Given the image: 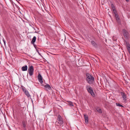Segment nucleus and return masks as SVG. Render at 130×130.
Instances as JSON below:
<instances>
[{
	"label": "nucleus",
	"instance_id": "1",
	"mask_svg": "<svg viewBox=\"0 0 130 130\" xmlns=\"http://www.w3.org/2000/svg\"><path fill=\"white\" fill-rule=\"evenodd\" d=\"M86 80L88 83L89 84L92 83V81L94 80L93 76L88 73H86Z\"/></svg>",
	"mask_w": 130,
	"mask_h": 130
},
{
	"label": "nucleus",
	"instance_id": "2",
	"mask_svg": "<svg viewBox=\"0 0 130 130\" xmlns=\"http://www.w3.org/2000/svg\"><path fill=\"white\" fill-rule=\"evenodd\" d=\"M123 35L126 39H129L130 38V35L129 32L125 29L122 30Z\"/></svg>",
	"mask_w": 130,
	"mask_h": 130
},
{
	"label": "nucleus",
	"instance_id": "3",
	"mask_svg": "<svg viewBox=\"0 0 130 130\" xmlns=\"http://www.w3.org/2000/svg\"><path fill=\"white\" fill-rule=\"evenodd\" d=\"M86 88L88 92L90 93L92 96L94 97L95 95L92 88L91 87L89 86H87Z\"/></svg>",
	"mask_w": 130,
	"mask_h": 130
},
{
	"label": "nucleus",
	"instance_id": "4",
	"mask_svg": "<svg viewBox=\"0 0 130 130\" xmlns=\"http://www.w3.org/2000/svg\"><path fill=\"white\" fill-rule=\"evenodd\" d=\"M28 71L30 75V76H32L33 74L34 71L33 66H31L30 67H29Z\"/></svg>",
	"mask_w": 130,
	"mask_h": 130
},
{
	"label": "nucleus",
	"instance_id": "5",
	"mask_svg": "<svg viewBox=\"0 0 130 130\" xmlns=\"http://www.w3.org/2000/svg\"><path fill=\"white\" fill-rule=\"evenodd\" d=\"M38 78L39 82L41 83H42L43 82V78L41 74L39 73L38 76Z\"/></svg>",
	"mask_w": 130,
	"mask_h": 130
},
{
	"label": "nucleus",
	"instance_id": "6",
	"mask_svg": "<svg viewBox=\"0 0 130 130\" xmlns=\"http://www.w3.org/2000/svg\"><path fill=\"white\" fill-rule=\"evenodd\" d=\"M121 94L122 96V97L123 98V100L124 102L126 101L127 100L126 97V94H125L123 92H121Z\"/></svg>",
	"mask_w": 130,
	"mask_h": 130
},
{
	"label": "nucleus",
	"instance_id": "7",
	"mask_svg": "<svg viewBox=\"0 0 130 130\" xmlns=\"http://www.w3.org/2000/svg\"><path fill=\"white\" fill-rule=\"evenodd\" d=\"M58 121V122H56L55 123V124L57 125H61L63 124V120H59Z\"/></svg>",
	"mask_w": 130,
	"mask_h": 130
},
{
	"label": "nucleus",
	"instance_id": "8",
	"mask_svg": "<svg viewBox=\"0 0 130 130\" xmlns=\"http://www.w3.org/2000/svg\"><path fill=\"white\" fill-rule=\"evenodd\" d=\"M24 93H25L26 95L27 96L28 98H30L31 99V96L30 94L28 91L27 90L25 91V92H24Z\"/></svg>",
	"mask_w": 130,
	"mask_h": 130
},
{
	"label": "nucleus",
	"instance_id": "9",
	"mask_svg": "<svg viewBox=\"0 0 130 130\" xmlns=\"http://www.w3.org/2000/svg\"><path fill=\"white\" fill-rule=\"evenodd\" d=\"M116 19L117 22L118 23L120 22V19L118 14L115 15Z\"/></svg>",
	"mask_w": 130,
	"mask_h": 130
},
{
	"label": "nucleus",
	"instance_id": "10",
	"mask_svg": "<svg viewBox=\"0 0 130 130\" xmlns=\"http://www.w3.org/2000/svg\"><path fill=\"white\" fill-rule=\"evenodd\" d=\"M84 118L85 119V122L87 123H88V116L87 115H84Z\"/></svg>",
	"mask_w": 130,
	"mask_h": 130
},
{
	"label": "nucleus",
	"instance_id": "11",
	"mask_svg": "<svg viewBox=\"0 0 130 130\" xmlns=\"http://www.w3.org/2000/svg\"><path fill=\"white\" fill-rule=\"evenodd\" d=\"M126 46L127 49L129 52V53L130 52V45L128 43H126Z\"/></svg>",
	"mask_w": 130,
	"mask_h": 130
},
{
	"label": "nucleus",
	"instance_id": "12",
	"mask_svg": "<svg viewBox=\"0 0 130 130\" xmlns=\"http://www.w3.org/2000/svg\"><path fill=\"white\" fill-rule=\"evenodd\" d=\"M44 87L47 89L50 90L51 89L50 86L48 84H46L44 86Z\"/></svg>",
	"mask_w": 130,
	"mask_h": 130
},
{
	"label": "nucleus",
	"instance_id": "13",
	"mask_svg": "<svg viewBox=\"0 0 130 130\" xmlns=\"http://www.w3.org/2000/svg\"><path fill=\"white\" fill-rule=\"evenodd\" d=\"M23 126V127L24 128H25L26 126V124L27 123V121H23L22 122Z\"/></svg>",
	"mask_w": 130,
	"mask_h": 130
},
{
	"label": "nucleus",
	"instance_id": "14",
	"mask_svg": "<svg viewBox=\"0 0 130 130\" xmlns=\"http://www.w3.org/2000/svg\"><path fill=\"white\" fill-rule=\"evenodd\" d=\"M22 70L23 71H26L27 70V66H25L23 67L22 68Z\"/></svg>",
	"mask_w": 130,
	"mask_h": 130
},
{
	"label": "nucleus",
	"instance_id": "15",
	"mask_svg": "<svg viewBox=\"0 0 130 130\" xmlns=\"http://www.w3.org/2000/svg\"><path fill=\"white\" fill-rule=\"evenodd\" d=\"M36 40V37L35 36H34L32 40L31 41V43L34 44Z\"/></svg>",
	"mask_w": 130,
	"mask_h": 130
},
{
	"label": "nucleus",
	"instance_id": "16",
	"mask_svg": "<svg viewBox=\"0 0 130 130\" xmlns=\"http://www.w3.org/2000/svg\"><path fill=\"white\" fill-rule=\"evenodd\" d=\"M96 110L98 112L100 113H102V111L101 109L98 108L96 109Z\"/></svg>",
	"mask_w": 130,
	"mask_h": 130
},
{
	"label": "nucleus",
	"instance_id": "17",
	"mask_svg": "<svg viewBox=\"0 0 130 130\" xmlns=\"http://www.w3.org/2000/svg\"><path fill=\"white\" fill-rule=\"evenodd\" d=\"M68 105H69L70 106H74V105H73V103L71 101H68Z\"/></svg>",
	"mask_w": 130,
	"mask_h": 130
},
{
	"label": "nucleus",
	"instance_id": "18",
	"mask_svg": "<svg viewBox=\"0 0 130 130\" xmlns=\"http://www.w3.org/2000/svg\"><path fill=\"white\" fill-rule=\"evenodd\" d=\"M112 10H113V13L115 15L117 14H118L117 12L115 9H113Z\"/></svg>",
	"mask_w": 130,
	"mask_h": 130
},
{
	"label": "nucleus",
	"instance_id": "19",
	"mask_svg": "<svg viewBox=\"0 0 130 130\" xmlns=\"http://www.w3.org/2000/svg\"><path fill=\"white\" fill-rule=\"evenodd\" d=\"M91 43L92 45L94 46H96V44L95 43L94 41H91Z\"/></svg>",
	"mask_w": 130,
	"mask_h": 130
},
{
	"label": "nucleus",
	"instance_id": "20",
	"mask_svg": "<svg viewBox=\"0 0 130 130\" xmlns=\"http://www.w3.org/2000/svg\"><path fill=\"white\" fill-rule=\"evenodd\" d=\"M62 120V118L61 116L60 115H59L57 118V120L58 121L59 120Z\"/></svg>",
	"mask_w": 130,
	"mask_h": 130
},
{
	"label": "nucleus",
	"instance_id": "21",
	"mask_svg": "<svg viewBox=\"0 0 130 130\" xmlns=\"http://www.w3.org/2000/svg\"><path fill=\"white\" fill-rule=\"evenodd\" d=\"M21 87L22 90H23V91L24 92H25V91H26L27 90H26L25 88L23 86H21Z\"/></svg>",
	"mask_w": 130,
	"mask_h": 130
},
{
	"label": "nucleus",
	"instance_id": "22",
	"mask_svg": "<svg viewBox=\"0 0 130 130\" xmlns=\"http://www.w3.org/2000/svg\"><path fill=\"white\" fill-rule=\"evenodd\" d=\"M116 104L117 106L121 107H123V106L119 103H116Z\"/></svg>",
	"mask_w": 130,
	"mask_h": 130
},
{
	"label": "nucleus",
	"instance_id": "23",
	"mask_svg": "<svg viewBox=\"0 0 130 130\" xmlns=\"http://www.w3.org/2000/svg\"><path fill=\"white\" fill-rule=\"evenodd\" d=\"M111 7H112V10L113 9H115V7L114 5L113 4H111Z\"/></svg>",
	"mask_w": 130,
	"mask_h": 130
},
{
	"label": "nucleus",
	"instance_id": "24",
	"mask_svg": "<svg viewBox=\"0 0 130 130\" xmlns=\"http://www.w3.org/2000/svg\"><path fill=\"white\" fill-rule=\"evenodd\" d=\"M3 41H4V44L5 45V44H6L5 41L4 40H3Z\"/></svg>",
	"mask_w": 130,
	"mask_h": 130
},
{
	"label": "nucleus",
	"instance_id": "25",
	"mask_svg": "<svg viewBox=\"0 0 130 130\" xmlns=\"http://www.w3.org/2000/svg\"><path fill=\"white\" fill-rule=\"evenodd\" d=\"M126 1L127 2H128L129 1V0H126Z\"/></svg>",
	"mask_w": 130,
	"mask_h": 130
},
{
	"label": "nucleus",
	"instance_id": "26",
	"mask_svg": "<svg viewBox=\"0 0 130 130\" xmlns=\"http://www.w3.org/2000/svg\"><path fill=\"white\" fill-rule=\"evenodd\" d=\"M38 54H39V55H40V54L38 52Z\"/></svg>",
	"mask_w": 130,
	"mask_h": 130
},
{
	"label": "nucleus",
	"instance_id": "27",
	"mask_svg": "<svg viewBox=\"0 0 130 130\" xmlns=\"http://www.w3.org/2000/svg\"><path fill=\"white\" fill-rule=\"evenodd\" d=\"M129 54H130V52H129Z\"/></svg>",
	"mask_w": 130,
	"mask_h": 130
}]
</instances>
